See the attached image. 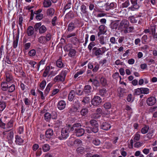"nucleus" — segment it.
<instances>
[{
	"mask_svg": "<svg viewBox=\"0 0 157 157\" xmlns=\"http://www.w3.org/2000/svg\"><path fill=\"white\" fill-rule=\"evenodd\" d=\"M74 143L75 144H77L78 145H82V141L79 139L75 140H74Z\"/></svg>",
	"mask_w": 157,
	"mask_h": 157,
	"instance_id": "nucleus-64",
	"label": "nucleus"
},
{
	"mask_svg": "<svg viewBox=\"0 0 157 157\" xmlns=\"http://www.w3.org/2000/svg\"><path fill=\"white\" fill-rule=\"evenodd\" d=\"M100 82L103 86H105L107 84V81L106 79L103 77H101V78Z\"/></svg>",
	"mask_w": 157,
	"mask_h": 157,
	"instance_id": "nucleus-52",
	"label": "nucleus"
},
{
	"mask_svg": "<svg viewBox=\"0 0 157 157\" xmlns=\"http://www.w3.org/2000/svg\"><path fill=\"white\" fill-rule=\"evenodd\" d=\"M129 19L131 22L133 23H137L138 21V17H134L133 16L129 17Z\"/></svg>",
	"mask_w": 157,
	"mask_h": 157,
	"instance_id": "nucleus-32",
	"label": "nucleus"
},
{
	"mask_svg": "<svg viewBox=\"0 0 157 157\" xmlns=\"http://www.w3.org/2000/svg\"><path fill=\"white\" fill-rule=\"evenodd\" d=\"M103 106L105 109H108L111 108L112 105L109 102H106L104 104Z\"/></svg>",
	"mask_w": 157,
	"mask_h": 157,
	"instance_id": "nucleus-46",
	"label": "nucleus"
},
{
	"mask_svg": "<svg viewBox=\"0 0 157 157\" xmlns=\"http://www.w3.org/2000/svg\"><path fill=\"white\" fill-rule=\"evenodd\" d=\"M106 49L105 47L101 48L94 47L92 49L93 52L95 56H97V57H99L105 52Z\"/></svg>",
	"mask_w": 157,
	"mask_h": 157,
	"instance_id": "nucleus-2",
	"label": "nucleus"
},
{
	"mask_svg": "<svg viewBox=\"0 0 157 157\" xmlns=\"http://www.w3.org/2000/svg\"><path fill=\"white\" fill-rule=\"evenodd\" d=\"M19 29H18V33L17 34H16V38L15 39H14V35H13V38L14 39L13 43V48H16L17 46L18 42V39L19 38Z\"/></svg>",
	"mask_w": 157,
	"mask_h": 157,
	"instance_id": "nucleus-14",
	"label": "nucleus"
},
{
	"mask_svg": "<svg viewBox=\"0 0 157 157\" xmlns=\"http://www.w3.org/2000/svg\"><path fill=\"white\" fill-rule=\"evenodd\" d=\"M129 26V22L126 19H124L121 22L119 28L120 29H128Z\"/></svg>",
	"mask_w": 157,
	"mask_h": 157,
	"instance_id": "nucleus-9",
	"label": "nucleus"
},
{
	"mask_svg": "<svg viewBox=\"0 0 157 157\" xmlns=\"http://www.w3.org/2000/svg\"><path fill=\"white\" fill-rule=\"evenodd\" d=\"M51 2L50 0H45L44 2V5L45 7H48L51 5Z\"/></svg>",
	"mask_w": 157,
	"mask_h": 157,
	"instance_id": "nucleus-33",
	"label": "nucleus"
},
{
	"mask_svg": "<svg viewBox=\"0 0 157 157\" xmlns=\"http://www.w3.org/2000/svg\"><path fill=\"white\" fill-rule=\"evenodd\" d=\"M76 151L78 154H82L84 152V149L83 147H80L77 148Z\"/></svg>",
	"mask_w": 157,
	"mask_h": 157,
	"instance_id": "nucleus-41",
	"label": "nucleus"
},
{
	"mask_svg": "<svg viewBox=\"0 0 157 157\" xmlns=\"http://www.w3.org/2000/svg\"><path fill=\"white\" fill-rule=\"evenodd\" d=\"M131 1L132 5L128 8L129 9L132 11H134L135 10L139 8V6L137 3V0H131Z\"/></svg>",
	"mask_w": 157,
	"mask_h": 157,
	"instance_id": "nucleus-12",
	"label": "nucleus"
},
{
	"mask_svg": "<svg viewBox=\"0 0 157 157\" xmlns=\"http://www.w3.org/2000/svg\"><path fill=\"white\" fill-rule=\"evenodd\" d=\"M59 90L58 89H55L53 90L52 91V93L51 95V96H53L54 95H55L56 94H57L59 92Z\"/></svg>",
	"mask_w": 157,
	"mask_h": 157,
	"instance_id": "nucleus-61",
	"label": "nucleus"
},
{
	"mask_svg": "<svg viewBox=\"0 0 157 157\" xmlns=\"http://www.w3.org/2000/svg\"><path fill=\"white\" fill-rule=\"evenodd\" d=\"M90 98L88 97H85L83 98V99L82 101V102L83 103L84 105L88 103L90 101Z\"/></svg>",
	"mask_w": 157,
	"mask_h": 157,
	"instance_id": "nucleus-48",
	"label": "nucleus"
},
{
	"mask_svg": "<svg viewBox=\"0 0 157 157\" xmlns=\"http://www.w3.org/2000/svg\"><path fill=\"white\" fill-rule=\"evenodd\" d=\"M56 64L57 66L59 68H61L63 67V64L62 62L61 59H59L57 61Z\"/></svg>",
	"mask_w": 157,
	"mask_h": 157,
	"instance_id": "nucleus-44",
	"label": "nucleus"
},
{
	"mask_svg": "<svg viewBox=\"0 0 157 157\" xmlns=\"http://www.w3.org/2000/svg\"><path fill=\"white\" fill-rule=\"evenodd\" d=\"M69 71V69L67 68H64L62 70L60 74L62 75L63 77L65 78L67 75V74L68 72Z\"/></svg>",
	"mask_w": 157,
	"mask_h": 157,
	"instance_id": "nucleus-25",
	"label": "nucleus"
},
{
	"mask_svg": "<svg viewBox=\"0 0 157 157\" xmlns=\"http://www.w3.org/2000/svg\"><path fill=\"white\" fill-rule=\"evenodd\" d=\"M78 126H81V124L80 123H77L74 124L72 127L70 125H68L66 128L70 133V132H74L75 133L77 129L78 128Z\"/></svg>",
	"mask_w": 157,
	"mask_h": 157,
	"instance_id": "nucleus-7",
	"label": "nucleus"
},
{
	"mask_svg": "<svg viewBox=\"0 0 157 157\" xmlns=\"http://www.w3.org/2000/svg\"><path fill=\"white\" fill-rule=\"evenodd\" d=\"M81 10L82 12L84 14H87V11L86 6L84 5H82L81 6Z\"/></svg>",
	"mask_w": 157,
	"mask_h": 157,
	"instance_id": "nucleus-36",
	"label": "nucleus"
},
{
	"mask_svg": "<svg viewBox=\"0 0 157 157\" xmlns=\"http://www.w3.org/2000/svg\"><path fill=\"white\" fill-rule=\"evenodd\" d=\"M2 134L5 135H7L6 139L9 143L12 144L13 143V132L11 129L5 131L3 132Z\"/></svg>",
	"mask_w": 157,
	"mask_h": 157,
	"instance_id": "nucleus-4",
	"label": "nucleus"
},
{
	"mask_svg": "<svg viewBox=\"0 0 157 157\" xmlns=\"http://www.w3.org/2000/svg\"><path fill=\"white\" fill-rule=\"evenodd\" d=\"M50 146L48 144H43L42 146V149L44 152H47L50 150Z\"/></svg>",
	"mask_w": 157,
	"mask_h": 157,
	"instance_id": "nucleus-28",
	"label": "nucleus"
},
{
	"mask_svg": "<svg viewBox=\"0 0 157 157\" xmlns=\"http://www.w3.org/2000/svg\"><path fill=\"white\" fill-rule=\"evenodd\" d=\"M36 54V51L34 49L31 50L29 52V55L31 56H35Z\"/></svg>",
	"mask_w": 157,
	"mask_h": 157,
	"instance_id": "nucleus-62",
	"label": "nucleus"
},
{
	"mask_svg": "<svg viewBox=\"0 0 157 157\" xmlns=\"http://www.w3.org/2000/svg\"><path fill=\"white\" fill-rule=\"evenodd\" d=\"M80 127L78 126V128H77L76 131H75L76 135L77 136H82L85 132L84 130Z\"/></svg>",
	"mask_w": 157,
	"mask_h": 157,
	"instance_id": "nucleus-13",
	"label": "nucleus"
},
{
	"mask_svg": "<svg viewBox=\"0 0 157 157\" xmlns=\"http://www.w3.org/2000/svg\"><path fill=\"white\" fill-rule=\"evenodd\" d=\"M15 138L16 139L15 142L16 144L21 145L23 143V140L20 136L18 135H16Z\"/></svg>",
	"mask_w": 157,
	"mask_h": 157,
	"instance_id": "nucleus-19",
	"label": "nucleus"
},
{
	"mask_svg": "<svg viewBox=\"0 0 157 157\" xmlns=\"http://www.w3.org/2000/svg\"><path fill=\"white\" fill-rule=\"evenodd\" d=\"M13 120H10L9 122H8L6 125V128H12L13 127Z\"/></svg>",
	"mask_w": 157,
	"mask_h": 157,
	"instance_id": "nucleus-49",
	"label": "nucleus"
},
{
	"mask_svg": "<svg viewBox=\"0 0 157 157\" xmlns=\"http://www.w3.org/2000/svg\"><path fill=\"white\" fill-rule=\"evenodd\" d=\"M75 139L73 138H70L67 141V143L68 145L73 146L75 144L74 140Z\"/></svg>",
	"mask_w": 157,
	"mask_h": 157,
	"instance_id": "nucleus-35",
	"label": "nucleus"
},
{
	"mask_svg": "<svg viewBox=\"0 0 157 157\" xmlns=\"http://www.w3.org/2000/svg\"><path fill=\"white\" fill-rule=\"evenodd\" d=\"M41 24L40 23H36L34 25L35 31H37L39 30V33L40 34H43L47 31V28L44 25L41 26Z\"/></svg>",
	"mask_w": 157,
	"mask_h": 157,
	"instance_id": "nucleus-3",
	"label": "nucleus"
},
{
	"mask_svg": "<svg viewBox=\"0 0 157 157\" xmlns=\"http://www.w3.org/2000/svg\"><path fill=\"white\" fill-rule=\"evenodd\" d=\"M46 84V82L45 80H43L40 84V89L43 90L44 89Z\"/></svg>",
	"mask_w": 157,
	"mask_h": 157,
	"instance_id": "nucleus-30",
	"label": "nucleus"
},
{
	"mask_svg": "<svg viewBox=\"0 0 157 157\" xmlns=\"http://www.w3.org/2000/svg\"><path fill=\"white\" fill-rule=\"evenodd\" d=\"M53 135V130L51 129H48L45 132L46 137L48 139H50L52 138Z\"/></svg>",
	"mask_w": 157,
	"mask_h": 157,
	"instance_id": "nucleus-18",
	"label": "nucleus"
},
{
	"mask_svg": "<svg viewBox=\"0 0 157 157\" xmlns=\"http://www.w3.org/2000/svg\"><path fill=\"white\" fill-rule=\"evenodd\" d=\"M102 102L101 98L97 96H94L91 101V104L94 106H98Z\"/></svg>",
	"mask_w": 157,
	"mask_h": 157,
	"instance_id": "nucleus-5",
	"label": "nucleus"
},
{
	"mask_svg": "<svg viewBox=\"0 0 157 157\" xmlns=\"http://www.w3.org/2000/svg\"><path fill=\"white\" fill-rule=\"evenodd\" d=\"M80 105H78V106L74 105L71 108L69 109V113H75L78 112V109L79 108Z\"/></svg>",
	"mask_w": 157,
	"mask_h": 157,
	"instance_id": "nucleus-22",
	"label": "nucleus"
},
{
	"mask_svg": "<svg viewBox=\"0 0 157 157\" xmlns=\"http://www.w3.org/2000/svg\"><path fill=\"white\" fill-rule=\"evenodd\" d=\"M98 40L100 44L101 45H103L105 44V38L103 36H100L98 38Z\"/></svg>",
	"mask_w": 157,
	"mask_h": 157,
	"instance_id": "nucleus-47",
	"label": "nucleus"
},
{
	"mask_svg": "<svg viewBox=\"0 0 157 157\" xmlns=\"http://www.w3.org/2000/svg\"><path fill=\"white\" fill-rule=\"evenodd\" d=\"M65 79L64 77L60 74L55 77L53 81L55 82L59 81L63 82L64 81Z\"/></svg>",
	"mask_w": 157,
	"mask_h": 157,
	"instance_id": "nucleus-17",
	"label": "nucleus"
},
{
	"mask_svg": "<svg viewBox=\"0 0 157 157\" xmlns=\"http://www.w3.org/2000/svg\"><path fill=\"white\" fill-rule=\"evenodd\" d=\"M69 132L66 128L62 129L60 134L58 132L56 133L57 137L60 140L66 139L69 136Z\"/></svg>",
	"mask_w": 157,
	"mask_h": 157,
	"instance_id": "nucleus-1",
	"label": "nucleus"
},
{
	"mask_svg": "<svg viewBox=\"0 0 157 157\" xmlns=\"http://www.w3.org/2000/svg\"><path fill=\"white\" fill-rule=\"evenodd\" d=\"M156 100L155 97H151L148 98L146 100V102L149 106H152L156 102Z\"/></svg>",
	"mask_w": 157,
	"mask_h": 157,
	"instance_id": "nucleus-10",
	"label": "nucleus"
},
{
	"mask_svg": "<svg viewBox=\"0 0 157 157\" xmlns=\"http://www.w3.org/2000/svg\"><path fill=\"white\" fill-rule=\"evenodd\" d=\"M66 105V103L65 101L62 100L58 102L57 104V107L59 109L62 110L65 108Z\"/></svg>",
	"mask_w": 157,
	"mask_h": 157,
	"instance_id": "nucleus-15",
	"label": "nucleus"
},
{
	"mask_svg": "<svg viewBox=\"0 0 157 157\" xmlns=\"http://www.w3.org/2000/svg\"><path fill=\"white\" fill-rule=\"evenodd\" d=\"M111 127L110 124L108 122L104 121L101 124L100 128L105 131H108L109 130Z\"/></svg>",
	"mask_w": 157,
	"mask_h": 157,
	"instance_id": "nucleus-8",
	"label": "nucleus"
},
{
	"mask_svg": "<svg viewBox=\"0 0 157 157\" xmlns=\"http://www.w3.org/2000/svg\"><path fill=\"white\" fill-rule=\"evenodd\" d=\"M8 92L11 93L14 91L15 90V86L14 84L12 85L11 86L8 87Z\"/></svg>",
	"mask_w": 157,
	"mask_h": 157,
	"instance_id": "nucleus-53",
	"label": "nucleus"
},
{
	"mask_svg": "<svg viewBox=\"0 0 157 157\" xmlns=\"http://www.w3.org/2000/svg\"><path fill=\"white\" fill-rule=\"evenodd\" d=\"M90 124L93 126V132H97L98 131V124L97 121L95 120L92 119L90 121Z\"/></svg>",
	"mask_w": 157,
	"mask_h": 157,
	"instance_id": "nucleus-6",
	"label": "nucleus"
},
{
	"mask_svg": "<svg viewBox=\"0 0 157 157\" xmlns=\"http://www.w3.org/2000/svg\"><path fill=\"white\" fill-rule=\"evenodd\" d=\"M72 6V5L71 2L70 1H68L67 3L64 8V10H65V11L66 10L70 8Z\"/></svg>",
	"mask_w": 157,
	"mask_h": 157,
	"instance_id": "nucleus-51",
	"label": "nucleus"
},
{
	"mask_svg": "<svg viewBox=\"0 0 157 157\" xmlns=\"http://www.w3.org/2000/svg\"><path fill=\"white\" fill-rule=\"evenodd\" d=\"M91 87L89 85H86L84 87V90L83 92L86 94L89 95L91 91Z\"/></svg>",
	"mask_w": 157,
	"mask_h": 157,
	"instance_id": "nucleus-21",
	"label": "nucleus"
},
{
	"mask_svg": "<svg viewBox=\"0 0 157 157\" xmlns=\"http://www.w3.org/2000/svg\"><path fill=\"white\" fill-rule=\"evenodd\" d=\"M55 13V10L52 8H51L48 9L47 11V14L48 15L52 16Z\"/></svg>",
	"mask_w": 157,
	"mask_h": 157,
	"instance_id": "nucleus-31",
	"label": "nucleus"
},
{
	"mask_svg": "<svg viewBox=\"0 0 157 157\" xmlns=\"http://www.w3.org/2000/svg\"><path fill=\"white\" fill-rule=\"evenodd\" d=\"M149 127L147 125H145L143 128L141 130V132L143 134H145L147 132L149 129Z\"/></svg>",
	"mask_w": 157,
	"mask_h": 157,
	"instance_id": "nucleus-43",
	"label": "nucleus"
},
{
	"mask_svg": "<svg viewBox=\"0 0 157 157\" xmlns=\"http://www.w3.org/2000/svg\"><path fill=\"white\" fill-rule=\"evenodd\" d=\"M75 96V90H71L69 92L68 95V99L70 101H72L74 99Z\"/></svg>",
	"mask_w": 157,
	"mask_h": 157,
	"instance_id": "nucleus-20",
	"label": "nucleus"
},
{
	"mask_svg": "<svg viewBox=\"0 0 157 157\" xmlns=\"http://www.w3.org/2000/svg\"><path fill=\"white\" fill-rule=\"evenodd\" d=\"M85 131L88 133H90L92 132H93V128L90 127H86Z\"/></svg>",
	"mask_w": 157,
	"mask_h": 157,
	"instance_id": "nucleus-55",
	"label": "nucleus"
},
{
	"mask_svg": "<svg viewBox=\"0 0 157 157\" xmlns=\"http://www.w3.org/2000/svg\"><path fill=\"white\" fill-rule=\"evenodd\" d=\"M118 26V24L117 22H113L110 25V27L112 29H116Z\"/></svg>",
	"mask_w": 157,
	"mask_h": 157,
	"instance_id": "nucleus-45",
	"label": "nucleus"
},
{
	"mask_svg": "<svg viewBox=\"0 0 157 157\" xmlns=\"http://www.w3.org/2000/svg\"><path fill=\"white\" fill-rule=\"evenodd\" d=\"M88 109L86 108H84L82 109L80 112L82 116L86 115L88 113Z\"/></svg>",
	"mask_w": 157,
	"mask_h": 157,
	"instance_id": "nucleus-29",
	"label": "nucleus"
},
{
	"mask_svg": "<svg viewBox=\"0 0 157 157\" xmlns=\"http://www.w3.org/2000/svg\"><path fill=\"white\" fill-rule=\"evenodd\" d=\"M38 41L40 43L42 44H45L46 42L44 36L40 37L38 38Z\"/></svg>",
	"mask_w": 157,
	"mask_h": 157,
	"instance_id": "nucleus-38",
	"label": "nucleus"
},
{
	"mask_svg": "<svg viewBox=\"0 0 157 157\" xmlns=\"http://www.w3.org/2000/svg\"><path fill=\"white\" fill-rule=\"evenodd\" d=\"M143 144L142 143L140 142H136L134 144V147L136 148H139L141 147Z\"/></svg>",
	"mask_w": 157,
	"mask_h": 157,
	"instance_id": "nucleus-60",
	"label": "nucleus"
},
{
	"mask_svg": "<svg viewBox=\"0 0 157 157\" xmlns=\"http://www.w3.org/2000/svg\"><path fill=\"white\" fill-rule=\"evenodd\" d=\"M140 93H141V88L136 89L134 93V95H138L140 94Z\"/></svg>",
	"mask_w": 157,
	"mask_h": 157,
	"instance_id": "nucleus-58",
	"label": "nucleus"
},
{
	"mask_svg": "<svg viewBox=\"0 0 157 157\" xmlns=\"http://www.w3.org/2000/svg\"><path fill=\"white\" fill-rule=\"evenodd\" d=\"M140 138V135L138 133H136L135 134L134 138V141H136L139 140Z\"/></svg>",
	"mask_w": 157,
	"mask_h": 157,
	"instance_id": "nucleus-57",
	"label": "nucleus"
},
{
	"mask_svg": "<svg viewBox=\"0 0 157 157\" xmlns=\"http://www.w3.org/2000/svg\"><path fill=\"white\" fill-rule=\"evenodd\" d=\"M92 143L96 146H98L100 144V141L98 139H95L93 140Z\"/></svg>",
	"mask_w": 157,
	"mask_h": 157,
	"instance_id": "nucleus-54",
	"label": "nucleus"
},
{
	"mask_svg": "<svg viewBox=\"0 0 157 157\" xmlns=\"http://www.w3.org/2000/svg\"><path fill=\"white\" fill-rule=\"evenodd\" d=\"M34 27L31 26L28 27L27 29V33L28 36H31L34 32Z\"/></svg>",
	"mask_w": 157,
	"mask_h": 157,
	"instance_id": "nucleus-16",
	"label": "nucleus"
},
{
	"mask_svg": "<svg viewBox=\"0 0 157 157\" xmlns=\"http://www.w3.org/2000/svg\"><path fill=\"white\" fill-rule=\"evenodd\" d=\"M49 70L50 67L49 66H47L43 73V75L44 77H46L47 76L49 72Z\"/></svg>",
	"mask_w": 157,
	"mask_h": 157,
	"instance_id": "nucleus-42",
	"label": "nucleus"
},
{
	"mask_svg": "<svg viewBox=\"0 0 157 157\" xmlns=\"http://www.w3.org/2000/svg\"><path fill=\"white\" fill-rule=\"evenodd\" d=\"M117 91L120 97H122L125 93V89L121 88H119L117 89Z\"/></svg>",
	"mask_w": 157,
	"mask_h": 157,
	"instance_id": "nucleus-27",
	"label": "nucleus"
},
{
	"mask_svg": "<svg viewBox=\"0 0 157 157\" xmlns=\"http://www.w3.org/2000/svg\"><path fill=\"white\" fill-rule=\"evenodd\" d=\"M107 90L105 88L100 89L99 90V94L101 96H104L106 93Z\"/></svg>",
	"mask_w": 157,
	"mask_h": 157,
	"instance_id": "nucleus-26",
	"label": "nucleus"
},
{
	"mask_svg": "<svg viewBox=\"0 0 157 157\" xmlns=\"http://www.w3.org/2000/svg\"><path fill=\"white\" fill-rule=\"evenodd\" d=\"M53 84L51 83H49L47 85L46 88L44 91V95L46 96L49 93L51 88Z\"/></svg>",
	"mask_w": 157,
	"mask_h": 157,
	"instance_id": "nucleus-23",
	"label": "nucleus"
},
{
	"mask_svg": "<svg viewBox=\"0 0 157 157\" xmlns=\"http://www.w3.org/2000/svg\"><path fill=\"white\" fill-rule=\"evenodd\" d=\"M52 35L50 33L47 34L45 36V40L46 41H48L51 40L52 38Z\"/></svg>",
	"mask_w": 157,
	"mask_h": 157,
	"instance_id": "nucleus-59",
	"label": "nucleus"
},
{
	"mask_svg": "<svg viewBox=\"0 0 157 157\" xmlns=\"http://www.w3.org/2000/svg\"><path fill=\"white\" fill-rule=\"evenodd\" d=\"M6 81L7 83L10 82L12 80L13 78L12 76L9 73L6 74Z\"/></svg>",
	"mask_w": 157,
	"mask_h": 157,
	"instance_id": "nucleus-37",
	"label": "nucleus"
},
{
	"mask_svg": "<svg viewBox=\"0 0 157 157\" xmlns=\"http://www.w3.org/2000/svg\"><path fill=\"white\" fill-rule=\"evenodd\" d=\"M6 104L5 102L0 101V111H2L6 108Z\"/></svg>",
	"mask_w": 157,
	"mask_h": 157,
	"instance_id": "nucleus-34",
	"label": "nucleus"
},
{
	"mask_svg": "<svg viewBox=\"0 0 157 157\" xmlns=\"http://www.w3.org/2000/svg\"><path fill=\"white\" fill-rule=\"evenodd\" d=\"M78 21L77 20L75 21V23L72 22L70 23L68 25L67 30L70 32L72 31L76 27V22Z\"/></svg>",
	"mask_w": 157,
	"mask_h": 157,
	"instance_id": "nucleus-11",
	"label": "nucleus"
},
{
	"mask_svg": "<svg viewBox=\"0 0 157 157\" xmlns=\"http://www.w3.org/2000/svg\"><path fill=\"white\" fill-rule=\"evenodd\" d=\"M142 94H147L149 93V89L147 88H141Z\"/></svg>",
	"mask_w": 157,
	"mask_h": 157,
	"instance_id": "nucleus-56",
	"label": "nucleus"
},
{
	"mask_svg": "<svg viewBox=\"0 0 157 157\" xmlns=\"http://www.w3.org/2000/svg\"><path fill=\"white\" fill-rule=\"evenodd\" d=\"M107 6L106 7V10H109V9H112L113 8L114 6V3L113 2H112L110 3L109 5V3H107Z\"/></svg>",
	"mask_w": 157,
	"mask_h": 157,
	"instance_id": "nucleus-50",
	"label": "nucleus"
},
{
	"mask_svg": "<svg viewBox=\"0 0 157 157\" xmlns=\"http://www.w3.org/2000/svg\"><path fill=\"white\" fill-rule=\"evenodd\" d=\"M7 83L5 82H2L1 86L2 89L3 91H5L7 90L8 88V86L7 84Z\"/></svg>",
	"mask_w": 157,
	"mask_h": 157,
	"instance_id": "nucleus-24",
	"label": "nucleus"
},
{
	"mask_svg": "<svg viewBox=\"0 0 157 157\" xmlns=\"http://www.w3.org/2000/svg\"><path fill=\"white\" fill-rule=\"evenodd\" d=\"M51 115L50 113L48 112L44 114V119L46 121H48L51 119Z\"/></svg>",
	"mask_w": 157,
	"mask_h": 157,
	"instance_id": "nucleus-40",
	"label": "nucleus"
},
{
	"mask_svg": "<svg viewBox=\"0 0 157 157\" xmlns=\"http://www.w3.org/2000/svg\"><path fill=\"white\" fill-rule=\"evenodd\" d=\"M43 15L42 13H40L36 15V18L37 20H40L43 18Z\"/></svg>",
	"mask_w": 157,
	"mask_h": 157,
	"instance_id": "nucleus-63",
	"label": "nucleus"
},
{
	"mask_svg": "<svg viewBox=\"0 0 157 157\" xmlns=\"http://www.w3.org/2000/svg\"><path fill=\"white\" fill-rule=\"evenodd\" d=\"M76 52L75 49H71L69 52L68 56L70 57H73L75 56Z\"/></svg>",
	"mask_w": 157,
	"mask_h": 157,
	"instance_id": "nucleus-39",
	"label": "nucleus"
}]
</instances>
